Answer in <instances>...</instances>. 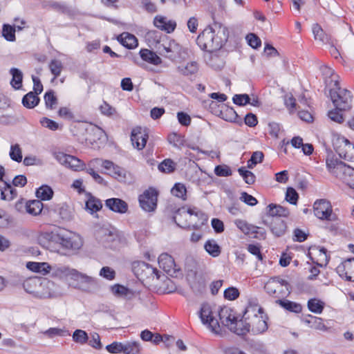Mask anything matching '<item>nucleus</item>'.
Here are the masks:
<instances>
[{"label":"nucleus","instance_id":"1","mask_svg":"<svg viewBox=\"0 0 354 354\" xmlns=\"http://www.w3.org/2000/svg\"><path fill=\"white\" fill-rule=\"evenodd\" d=\"M228 36V30L225 26L214 24L203 30L198 36L196 42L201 49L212 52L219 50L227 41Z\"/></svg>","mask_w":354,"mask_h":354},{"label":"nucleus","instance_id":"2","mask_svg":"<svg viewBox=\"0 0 354 354\" xmlns=\"http://www.w3.org/2000/svg\"><path fill=\"white\" fill-rule=\"evenodd\" d=\"M243 317L248 321L250 331L260 334L268 329L267 316L258 304L250 303L244 312Z\"/></svg>","mask_w":354,"mask_h":354},{"label":"nucleus","instance_id":"3","mask_svg":"<svg viewBox=\"0 0 354 354\" xmlns=\"http://www.w3.org/2000/svg\"><path fill=\"white\" fill-rule=\"evenodd\" d=\"M55 283L49 280H45L39 283L36 278H29L23 283V288L26 292L32 294L35 297L46 299L56 297L59 292L54 289Z\"/></svg>","mask_w":354,"mask_h":354},{"label":"nucleus","instance_id":"4","mask_svg":"<svg viewBox=\"0 0 354 354\" xmlns=\"http://www.w3.org/2000/svg\"><path fill=\"white\" fill-rule=\"evenodd\" d=\"M149 38H154L155 48L158 52L168 58H175L180 53V46L174 40L169 39L166 36L161 37L157 31H151L148 33Z\"/></svg>","mask_w":354,"mask_h":354},{"label":"nucleus","instance_id":"5","mask_svg":"<svg viewBox=\"0 0 354 354\" xmlns=\"http://www.w3.org/2000/svg\"><path fill=\"white\" fill-rule=\"evenodd\" d=\"M330 96L336 109L341 111L351 109L352 101L351 92L342 88L338 80H335V86L330 89Z\"/></svg>","mask_w":354,"mask_h":354},{"label":"nucleus","instance_id":"6","mask_svg":"<svg viewBox=\"0 0 354 354\" xmlns=\"http://www.w3.org/2000/svg\"><path fill=\"white\" fill-rule=\"evenodd\" d=\"M333 146L340 158L347 161H354V145L343 136L335 135Z\"/></svg>","mask_w":354,"mask_h":354},{"label":"nucleus","instance_id":"7","mask_svg":"<svg viewBox=\"0 0 354 354\" xmlns=\"http://www.w3.org/2000/svg\"><path fill=\"white\" fill-rule=\"evenodd\" d=\"M266 292L275 298H281L288 296L290 293L288 283L280 277L270 279L264 286Z\"/></svg>","mask_w":354,"mask_h":354},{"label":"nucleus","instance_id":"8","mask_svg":"<svg viewBox=\"0 0 354 354\" xmlns=\"http://www.w3.org/2000/svg\"><path fill=\"white\" fill-rule=\"evenodd\" d=\"M158 192L152 187L146 189L138 197V201L142 209L147 212H154L157 207Z\"/></svg>","mask_w":354,"mask_h":354},{"label":"nucleus","instance_id":"9","mask_svg":"<svg viewBox=\"0 0 354 354\" xmlns=\"http://www.w3.org/2000/svg\"><path fill=\"white\" fill-rule=\"evenodd\" d=\"M184 215L186 216L189 215L190 223L188 224H185V225L182 226L183 227H189L193 229H197L200 226L205 224L207 221V216L202 212L201 210L197 208H189L187 211L183 209V211L179 210L178 215Z\"/></svg>","mask_w":354,"mask_h":354},{"label":"nucleus","instance_id":"10","mask_svg":"<svg viewBox=\"0 0 354 354\" xmlns=\"http://www.w3.org/2000/svg\"><path fill=\"white\" fill-rule=\"evenodd\" d=\"M199 316L203 324H205L214 333H218L220 325L218 320L213 316L212 308L208 304H203L199 312Z\"/></svg>","mask_w":354,"mask_h":354},{"label":"nucleus","instance_id":"11","mask_svg":"<svg viewBox=\"0 0 354 354\" xmlns=\"http://www.w3.org/2000/svg\"><path fill=\"white\" fill-rule=\"evenodd\" d=\"M54 158L62 165L75 171L83 170L84 162L79 158L61 151L53 153Z\"/></svg>","mask_w":354,"mask_h":354},{"label":"nucleus","instance_id":"12","mask_svg":"<svg viewBox=\"0 0 354 354\" xmlns=\"http://www.w3.org/2000/svg\"><path fill=\"white\" fill-rule=\"evenodd\" d=\"M72 280L76 282L75 287L86 292H91L97 286V281L95 278L82 273L77 270Z\"/></svg>","mask_w":354,"mask_h":354},{"label":"nucleus","instance_id":"13","mask_svg":"<svg viewBox=\"0 0 354 354\" xmlns=\"http://www.w3.org/2000/svg\"><path fill=\"white\" fill-rule=\"evenodd\" d=\"M313 211L315 216L321 220H333L330 217L333 213V207L326 199L317 200L313 204Z\"/></svg>","mask_w":354,"mask_h":354},{"label":"nucleus","instance_id":"14","mask_svg":"<svg viewBox=\"0 0 354 354\" xmlns=\"http://www.w3.org/2000/svg\"><path fill=\"white\" fill-rule=\"evenodd\" d=\"M149 135L147 129L140 127L133 129L131 133V141L134 148L138 150L143 149L147 144Z\"/></svg>","mask_w":354,"mask_h":354},{"label":"nucleus","instance_id":"15","mask_svg":"<svg viewBox=\"0 0 354 354\" xmlns=\"http://www.w3.org/2000/svg\"><path fill=\"white\" fill-rule=\"evenodd\" d=\"M326 162L328 171L339 178H341L344 172H345L348 167V165L339 160L333 155H328L327 156Z\"/></svg>","mask_w":354,"mask_h":354},{"label":"nucleus","instance_id":"16","mask_svg":"<svg viewBox=\"0 0 354 354\" xmlns=\"http://www.w3.org/2000/svg\"><path fill=\"white\" fill-rule=\"evenodd\" d=\"M218 316L222 324L226 326L230 331L243 333L241 330H236L235 326L233 325L237 317L232 308L229 307L221 308L218 312Z\"/></svg>","mask_w":354,"mask_h":354},{"label":"nucleus","instance_id":"17","mask_svg":"<svg viewBox=\"0 0 354 354\" xmlns=\"http://www.w3.org/2000/svg\"><path fill=\"white\" fill-rule=\"evenodd\" d=\"M75 269L63 265L50 266V274L53 278L59 279H73Z\"/></svg>","mask_w":354,"mask_h":354},{"label":"nucleus","instance_id":"18","mask_svg":"<svg viewBox=\"0 0 354 354\" xmlns=\"http://www.w3.org/2000/svg\"><path fill=\"white\" fill-rule=\"evenodd\" d=\"M102 166L108 170L109 174L119 181L124 182L127 180V171L122 167L115 165L110 160H104Z\"/></svg>","mask_w":354,"mask_h":354},{"label":"nucleus","instance_id":"19","mask_svg":"<svg viewBox=\"0 0 354 354\" xmlns=\"http://www.w3.org/2000/svg\"><path fill=\"white\" fill-rule=\"evenodd\" d=\"M336 270L339 276L345 277L347 280L354 281V258L348 259L340 263Z\"/></svg>","mask_w":354,"mask_h":354},{"label":"nucleus","instance_id":"20","mask_svg":"<svg viewBox=\"0 0 354 354\" xmlns=\"http://www.w3.org/2000/svg\"><path fill=\"white\" fill-rule=\"evenodd\" d=\"M154 26L167 33H171L176 28V22L162 15H157L153 19Z\"/></svg>","mask_w":354,"mask_h":354},{"label":"nucleus","instance_id":"21","mask_svg":"<svg viewBox=\"0 0 354 354\" xmlns=\"http://www.w3.org/2000/svg\"><path fill=\"white\" fill-rule=\"evenodd\" d=\"M105 205L110 210L120 214H124L128 210L127 203L118 198H109L105 201Z\"/></svg>","mask_w":354,"mask_h":354},{"label":"nucleus","instance_id":"22","mask_svg":"<svg viewBox=\"0 0 354 354\" xmlns=\"http://www.w3.org/2000/svg\"><path fill=\"white\" fill-rule=\"evenodd\" d=\"M17 196V190L6 181H0V198L3 201H10Z\"/></svg>","mask_w":354,"mask_h":354},{"label":"nucleus","instance_id":"23","mask_svg":"<svg viewBox=\"0 0 354 354\" xmlns=\"http://www.w3.org/2000/svg\"><path fill=\"white\" fill-rule=\"evenodd\" d=\"M269 227L271 232L276 236H283L286 230V225L284 221L279 217L270 218Z\"/></svg>","mask_w":354,"mask_h":354},{"label":"nucleus","instance_id":"24","mask_svg":"<svg viewBox=\"0 0 354 354\" xmlns=\"http://www.w3.org/2000/svg\"><path fill=\"white\" fill-rule=\"evenodd\" d=\"M198 64L195 61L180 64L176 70L178 73L184 76L196 75L198 71Z\"/></svg>","mask_w":354,"mask_h":354},{"label":"nucleus","instance_id":"25","mask_svg":"<svg viewBox=\"0 0 354 354\" xmlns=\"http://www.w3.org/2000/svg\"><path fill=\"white\" fill-rule=\"evenodd\" d=\"M158 264L167 273L175 272L176 270L174 259L167 253H162L159 256Z\"/></svg>","mask_w":354,"mask_h":354},{"label":"nucleus","instance_id":"26","mask_svg":"<svg viewBox=\"0 0 354 354\" xmlns=\"http://www.w3.org/2000/svg\"><path fill=\"white\" fill-rule=\"evenodd\" d=\"M111 290L115 296L122 297L127 300H131L135 297L134 291L120 284L112 286Z\"/></svg>","mask_w":354,"mask_h":354},{"label":"nucleus","instance_id":"27","mask_svg":"<svg viewBox=\"0 0 354 354\" xmlns=\"http://www.w3.org/2000/svg\"><path fill=\"white\" fill-rule=\"evenodd\" d=\"M134 269L138 275L142 274V272H144V275H146L147 277H153V275H156L157 279H159L160 277L158 270L144 261L138 262L137 266H134Z\"/></svg>","mask_w":354,"mask_h":354},{"label":"nucleus","instance_id":"28","mask_svg":"<svg viewBox=\"0 0 354 354\" xmlns=\"http://www.w3.org/2000/svg\"><path fill=\"white\" fill-rule=\"evenodd\" d=\"M26 267L30 270L43 275L50 274V265L46 262H28Z\"/></svg>","mask_w":354,"mask_h":354},{"label":"nucleus","instance_id":"29","mask_svg":"<svg viewBox=\"0 0 354 354\" xmlns=\"http://www.w3.org/2000/svg\"><path fill=\"white\" fill-rule=\"evenodd\" d=\"M118 40L124 47L132 49L137 47L138 43L137 38L129 32H123L118 37Z\"/></svg>","mask_w":354,"mask_h":354},{"label":"nucleus","instance_id":"30","mask_svg":"<svg viewBox=\"0 0 354 354\" xmlns=\"http://www.w3.org/2000/svg\"><path fill=\"white\" fill-rule=\"evenodd\" d=\"M234 224L246 235H252L258 233L259 227L251 225L245 220L236 219Z\"/></svg>","mask_w":354,"mask_h":354},{"label":"nucleus","instance_id":"31","mask_svg":"<svg viewBox=\"0 0 354 354\" xmlns=\"http://www.w3.org/2000/svg\"><path fill=\"white\" fill-rule=\"evenodd\" d=\"M303 321L312 328L323 331L327 329L326 326L323 323L322 319L320 317L308 315L304 317Z\"/></svg>","mask_w":354,"mask_h":354},{"label":"nucleus","instance_id":"32","mask_svg":"<svg viewBox=\"0 0 354 354\" xmlns=\"http://www.w3.org/2000/svg\"><path fill=\"white\" fill-rule=\"evenodd\" d=\"M57 211L60 218L65 221H71L74 218L73 209L66 203L59 205Z\"/></svg>","mask_w":354,"mask_h":354},{"label":"nucleus","instance_id":"33","mask_svg":"<svg viewBox=\"0 0 354 354\" xmlns=\"http://www.w3.org/2000/svg\"><path fill=\"white\" fill-rule=\"evenodd\" d=\"M140 55L142 60L153 65H158L161 63V59L153 51L148 49H141Z\"/></svg>","mask_w":354,"mask_h":354},{"label":"nucleus","instance_id":"34","mask_svg":"<svg viewBox=\"0 0 354 354\" xmlns=\"http://www.w3.org/2000/svg\"><path fill=\"white\" fill-rule=\"evenodd\" d=\"M268 208V214L271 218H281V216H287L289 214L288 210L281 205L270 204Z\"/></svg>","mask_w":354,"mask_h":354},{"label":"nucleus","instance_id":"35","mask_svg":"<svg viewBox=\"0 0 354 354\" xmlns=\"http://www.w3.org/2000/svg\"><path fill=\"white\" fill-rule=\"evenodd\" d=\"M276 303L279 304L282 308L290 312L299 313L302 310V306L301 304L289 300L277 299Z\"/></svg>","mask_w":354,"mask_h":354},{"label":"nucleus","instance_id":"36","mask_svg":"<svg viewBox=\"0 0 354 354\" xmlns=\"http://www.w3.org/2000/svg\"><path fill=\"white\" fill-rule=\"evenodd\" d=\"M320 69L325 79L326 84L331 86L333 84V86H335V80H337L338 77L335 74L334 71L327 66H322Z\"/></svg>","mask_w":354,"mask_h":354},{"label":"nucleus","instance_id":"37","mask_svg":"<svg viewBox=\"0 0 354 354\" xmlns=\"http://www.w3.org/2000/svg\"><path fill=\"white\" fill-rule=\"evenodd\" d=\"M97 237L103 243H111L118 238V235L115 232L102 228L97 233Z\"/></svg>","mask_w":354,"mask_h":354},{"label":"nucleus","instance_id":"38","mask_svg":"<svg viewBox=\"0 0 354 354\" xmlns=\"http://www.w3.org/2000/svg\"><path fill=\"white\" fill-rule=\"evenodd\" d=\"M59 243L66 249H76L79 247V245L74 240L73 237L61 236L57 234L55 238Z\"/></svg>","mask_w":354,"mask_h":354},{"label":"nucleus","instance_id":"39","mask_svg":"<svg viewBox=\"0 0 354 354\" xmlns=\"http://www.w3.org/2000/svg\"><path fill=\"white\" fill-rule=\"evenodd\" d=\"M205 251L212 257H216L221 254V248L215 240H208L204 245Z\"/></svg>","mask_w":354,"mask_h":354},{"label":"nucleus","instance_id":"40","mask_svg":"<svg viewBox=\"0 0 354 354\" xmlns=\"http://www.w3.org/2000/svg\"><path fill=\"white\" fill-rule=\"evenodd\" d=\"M26 211L28 214L37 216L41 212L43 203L39 200H33L27 203Z\"/></svg>","mask_w":354,"mask_h":354},{"label":"nucleus","instance_id":"41","mask_svg":"<svg viewBox=\"0 0 354 354\" xmlns=\"http://www.w3.org/2000/svg\"><path fill=\"white\" fill-rule=\"evenodd\" d=\"M39 102V98L33 92H29L25 95L22 99L23 105L28 109H32L36 106Z\"/></svg>","mask_w":354,"mask_h":354},{"label":"nucleus","instance_id":"42","mask_svg":"<svg viewBox=\"0 0 354 354\" xmlns=\"http://www.w3.org/2000/svg\"><path fill=\"white\" fill-rule=\"evenodd\" d=\"M325 306V303L318 299H310L308 301V308L310 311L316 314L322 313Z\"/></svg>","mask_w":354,"mask_h":354},{"label":"nucleus","instance_id":"43","mask_svg":"<svg viewBox=\"0 0 354 354\" xmlns=\"http://www.w3.org/2000/svg\"><path fill=\"white\" fill-rule=\"evenodd\" d=\"M102 207L101 201L93 196H91L86 203V209L91 214L98 212Z\"/></svg>","mask_w":354,"mask_h":354},{"label":"nucleus","instance_id":"44","mask_svg":"<svg viewBox=\"0 0 354 354\" xmlns=\"http://www.w3.org/2000/svg\"><path fill=\"white\" fill-rule=\"evenodd\" d=\"M10 74L12 75L10 82L11 85L16 89H19L22 86V73L17 68H12L10 69Z\"/></svg>","mask_w":354,"mask_h":354},{"label":"nucleus","instance_id":"45","mask_svg":"<svg viewBox=\"0 0 354 354\" xmlns=\"http://www.w3.org/2000/svg\"><path fill=\"white\" fill-rule=\"evenodd\" d=\"M248 320L243 317V319L237 320V318L234 322V326H235L236 330H239L242 331L243 333H239L237 331H232L234 333H236L238 335H243L250 332V326L248 325Z\"/></svg>","mask_w":354,"mask_h":354},{"label":"nucleus","instance_id":"46","mask_svg":"<svg viewBox=\"0 0 354 354\" xmlns=\"http://www.w3.org/2000/svg\"><path fill=\"white\" fill-rule=\"evenodd\" d=\"M177 164L171 159H165L158 165V169L164 173H172L176 170Z\"/></svg>","mask_w":354,"mask_h":354},{"label":"nucleus","instance_id":"47","mask_svg":"<svg viewBox=\"0 0 354 354\" xmlns=\"http://www.w3.org/2000/svg\"><path fill=\"white\" fill-rule=\"evenodd\" d=\"M37 198L43 201L49 200L53 197V191L48 185H42L36 192Z\"/></svg>","mask_w":354,"mask_h":354},{"label":"nucleus","instance_id":"48","mask_svg":"<svg viewBox=\"0 0 354 354\" xmlns=\"http://www.w3.org/2000/svg\"><path fill=\"white\" fill-rule=\"evenodd\" d=\"M340 179L351 188L354 189V169L348 166Z\"/></svg>","mask_w":354,"mask_h":354},{"label":"nucleus","instance_id":"49","mask_svg":"<svg viewBox=\"0 0 354 354\" xmlns=\"http://www.w3.org/2000/svg\"><path fill=\"white\" fill-rule=\"evenodd\" d=\"M141 346L137 342H129L124 344V354H140Z\"/></svg>","mask_w":354,"mask_h":354},{"label":"nucleus","instance_id":"50","mask_svg":"<svg viewBox=\"0 0 354 354\" xmlns=\"http://www.w3.org/2000/svg\"><path fill=\"white\" fill-rule=\"evenodd\" d=\"M313 33L315 39L319 40L322 43H328L329 41L328 37L324 33L321 26L317 24L313 26Z\"/></svg>","mask_w":354,"mask_h":354},{"label":"nucleus","instance_id":"51","mask_svg":"<svg viewBox=\"0 0 354 354\" xmlns=\"http://www.w3.org/2000/svg\"><path fill=\"white\" fill-rule=\"evenodd\" d=\"M168 141L174 147L178 149L184 146L185 142L183 136L176 133H173L169 135Z\"/></svg>","mask_w":354,"mask_h":354},{"label":"nucleus","instance_id":"52","mask_svg":"<svg viewBox=\"0 0 354 354\" xmlns=\"http://www.w3.org/2000/svg\"><path fill=\"white\" fill-rule=\"evenodd\" d=\"M63 64L60 60L53 59L49 63V69L51 73L54 75L53 79H56L59 77L63 70Z\"/></svg>","mask_w":354,"mask_h":354},{"label":"nucleus","instance_id":"53","mask_svg":"<svg viewBox=\"0 0 354 354\" xmlns=\"http://www.w3.org/2000/svg\"><path fill=\"white\" fill-rule=\"evenodd\" d=\"M2 35L3 37L9 41H14L15 37V28L8 24H4L2 29Z\"/></svg>","mask_w":354,"mask_h":354},{"label":"nucleus","instance_id":"54","mask_svg":"<svg viewBox=\"0 0 354 354\" xmlns=\"http://www.w3.org/2000/svg\"><path fill=\"white\" fill-rule=\"evenodd\" d=\"M238 172L241 176L245 182L248 185H252L255 182V176L250 171L247 170L245 167H240L238 169Z\"/></svg>","mask_w":354,"mask_h":354},{"label":"nucleus","instance_id":"55","mask_svg":"<svg viewBox=\"0 0 354 354\" xmlns=\"http://www.w3.org/2000/svg\"><path fill=\"white\" fill-rule=\"evenodd\" d=\"M9 155L12 160L20 162L22 160V151L19 145H11Z\"/></svg>","mask_w":354,"mask_h":354},{"label":"nucleus","instance_id":"56","mask_svg":"<svg viewBox=\"0 0 354 354\" xmlns=\"http://www.w3.org/2000/svg\"><path fill=\"white\" fill-rule=\"evenodd\" d=\"M186 192V187L181 183L175 184L174 187L171 189L173 195L183 200L185 199Z\"/></svg>","mask_w":354,"mask_h":354},{"label":"nucleus","instance_id":"57","mask_svg":"<svg viewBox=\"0 0 354 354\" xmlns=\"http://www.w3.org/2000/svg\"><path fill=\"white\" fill-rule=\"evenodd\" d=\"M221 117L226 120L232 122L237 118L236 111L232 108L226 107L225 111H221Z\"/></svg>","mask_w":354,"mask_h":354},{"label":"nucleus","instance_id":"58","mask_svg":"<svg viewBox=\"0 0 354 354\" xmlns=\"http://www.w3.org/2000/svg\"><path fill=\"white\" fill-rule=\"evenodd\" d=\"M44 100L46 107L51 109H53L54 106L57 103V99L55 96L54 92L52 91L46 93L44 95Z\"/></svg>","mask_w":354,"mask_h":354},{"label":"nucleus","instance_id":"59","mask_svg":"<svg viewBox=\"0 0 354 354\" xmlns=\"http://www.w3.org/2000/svg\"><path fill=\"white\" fill-rule=\"evenodd\" d=\"M99 274L100 277L111 281L115 279V272L113 268L104 266L100 270Z\"/></svg>","mask_w":354,"mask_h":354},{"label":"nucleus","instance_id":"60","mask_svg":"<svg viewBox=\"0 0 354 354\" xmlns=\"http://www.w3.org/2000/svg\"><path fill=\"white\" fill-rule=\"evenodd\" d=\"M233 102L239 106H245L250 102L248 94H236L233 97Z\"/></svg>","mask_w":354,"mask_h":354},{"label":"nucleus","instance_id":"61","mask_svg":"<svg viewBox=\"0 0 354 354\" xmlns=\"http://www.w3.org/2000/svg\"><path fill=\"white\" fill-rule=\"evenodd\" d=\"M73 339L75 342L84 344L87 341L88 335L85 331L77 329L73 333Z\"/></svg>","mask_w":354,"mask_h":354},{"label":"nucleus","instance_id":"62","mask_svg":"<svg viewBox=\"0 0 354 354\" xmlns=\"http://www.w3.org/2000/svg\"><path fill=\"white\" fill-rule=\"evenodd\" d=\"M100 111L102 114L106 116H112L116 113V110L114 107L111 106L110 104L106 103V102H103V103L100 106Z\"/></svg>","mask_w":354,"mask_h":354},{"label":"nucleus","instance_id":"63","mask_svg":"<svg viewBox=\"0 0 354 354\" xmlns=\"http://www.w3.org/2000/svg\"><path fill=\"white\" fill-rule=\"evenodd\" d=\"M214 173L218 176L227 177L232 175L230 168L227 165H218L214 169Z\"/></svg>","mask_w":354,"mask_h":354},{"label":"nucleus","instance_id":"64","mask_svg":"<svg viewBox=\"0 0 354 354\" xmlns=\"http://www.w3.org/2000/svg\"><path fill=\"white\" fill-rule=\"evenodd\" d=\"M106 348L111 353H123L124 344L114 342L112 344L107 345Z\"/></svg>","mask_w":354,"mask_h":354}]
</instances>
